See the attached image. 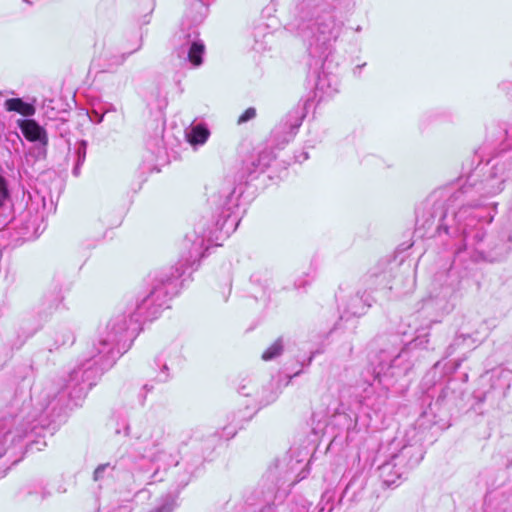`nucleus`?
Masks as SVG:
<instances>
[{
    "label": "nucleus",
    "mask_w": 512,
    "mask_h": 512,
    "mask_svg": "<svg viewBox=\"0 0 512 512\" xmlns=\"http://www.w3.org/2000/svg\"><path fill=\"white\" fill-rule=\"evenodd\" d=\"M149 148L152 149V153L155 155L156 159H159L165 155V149L163 146V140L161 138H156L153 142L148 144Z\"/></svg>",
    "instance_id": "obj_14"
},
{
    "label": "nucleus",
    "mask_w": 512,
    "mask_h": 512,
    "mask_svg": "<svg viewBox=\"0 0 512 512\" xmlns=\"http://www.w3.org/2000/svg\"><path fill=\"white\" fill-rule=\"evenodd\" d=\"M13 220L8 182L0 175V224H10Z\"/></svg>",
    "instance_id": "obj_9"
},
{
    "label": "nucleus",
    "mask_w": 512,
    "mask_h": 512,
    "mask_svg": "<svg viewBox=\"0 0 512 512\" xmlns=\"http://www.w3.org/2000/svg\"><path fill=\"white\" fill-rule=\"evenodd\" d=\"M17 125L23 136L29 142L37 143L31 150L37 159H45L47 155L48 135L44 127H42L34 119H19Z\"/></svg>",
    "instance_id": "obj_7"
},
{
    "label": "nucleus",
    "mask_w": 512,
    "mask_h": 512,
    "mask_svg": "<svg viewBox=\"0 0 512 512\" xmlns=\"http://www.w3.org/2000/svg\"><path fill=\"white\" fill-rule=\"evenodd\" d=\"M241 187H227L220 192L224 198L217 212L215 224H240L246 212L244 204L240 203Z\"/></svg>",
    "instance_id": "obj_5"
},
{
    "label": "nucleus",
    "mask_w": 512,
    "mask_h": 512,
    "mask_svg": "<svg viewBox=\"0 0 512 512\" xmlns=\"http://www.w3.org/2000/svg\"><path fill=\"white\" fill-rule=\"evenodd\" d=\"M83 165V163H80L78 161H75V164H74V167L72 169V174L75 176V177H78L81 173V166Z\"/></svg>",
    "instance_id": "obj_19"
},
{
    "label": "nucleus",
    "mask_w": 512,
    "mask_h": 512,
    "mask_svg": "<svg viewBox=\"0 0 512 512\" xmlns=\"http://www.w3.org/2000/svg\"><path fill=\"white\" fill-rule=\"evenodd\" d=\"M274 159L273 152L268 148L253 150L242 162L241 180H253L270 166Z\"/></svg>",
    "instance_id": "obj_8"
},
{
    "label": "nucleus",
    "mask_w": 512,
    "mask_h": 512,
    "mask_svg": "<svg viewBox=\"0 0 512 512\" xmlns=\"http://www.w3.org/2000/svg\"><path fill=\"white\" fill-rule=\"evenodd\" d=\"M366 65V63H363L362 65H357L354 70H353V73L354 75L356 76H359L361 74V70L362 68Z\"/></svg>",
    "instance_id": "obj_21"
},
{
    "label": "nucleus",
    "mask_w": 512,
    "mask_h": 512,
    "mask_svg": "<svg viewBox=\"0 0 512 512\" xmlns=\"http://www.w3.org/2000/svg\"><path fill=\"white\" fill-rule=\"evenodd\" d=\"M462 192V185L435 189L416 206V224H490L497 213V204L483 205L478 196H459Z\"/></svg>",
    "instance_id": "obj_1"
},
{
    "label": "nucleus",
    "mask_w": 512,
    "mask_h": 512,
    "mask_svg": "<svg viewBox=\"0 0 512 512\" xmlns=\"http://www.w3.org/2000/svg\"><path fill=\"white\" fill-rule=\"evenodd\" d=\"M309 158V155L307 152L303 151L300 155H295V161L302 163L303 161L307 160Z\"/></svg>",
    "instance_id": "obj_20"
},
{
    "label": "nucleus",
    "mask_w": 512,
    "mask_h": 512,
    "mask_svg": "<svg viewBox=\"0 0 512 512\" xmlns=\"http://www.w3.org/2000/svg\"><path fill=\"white\" fill-rule=\"evenodd\" d=\"M499 89L512 96V82L503 81ZM506 140L512 142V121L505 129ZM512 174V154L502 153L486 163L479 161L465 176L462 195L490 197L504 190L505 182ZM461 196V193L459 194Z\"/></svg>",
    "instance_id": "obj_3"
},
{
    "label": "nucleus",
    "mask_w": 512,
    "mask_h": 512,
    "mask_svg": "<svg viewBox=\"0 0 512 512\" xmlns=\"http://www.w3.org/2000/svg\"><path fill=\"white\" fill-rule=\"evenodd\" d=\"M4 108L9 112H17L24 117H32L36 112L34 105L25 102L22 98L7 99Z\"/></svg>",
    "instance_id": "obj_11"
},
{
    "label": "nucleus",
    "mask_w": 512,
    "mask_h": 512,
    "mask_svg": "<svg viewBox=\"0 0 512 512\" xmlns=\"http://www.w3.org/2000/svg\"><path fill=\"white\" fill-rule=\"evenodd\" d=\"M140 47H141V43H139L135 48H133L132 50H130L127 53H122L121 55L113 56L111 58L112 63L115 64V65L123 64L124 61L126 60L127 56H129L132 53H134L135 51L139 50Z\"/></svg>",
    "instance_id": "obj_16"
},
{
    "label": "nucleus",
    "mask_w": 512,
    "mask_h": 512,
    "mask_svg": "<svg viewBox=\"0 0 512 512\" xmlns=\"http://www.w3.org/2000/svg\"><path fill=\"white\" fill-rule=\"evenodd\" d=\"M210 131L205 124L197 123L186 130L188 142L193 146L203 145L209 138Z\"/></svg>",
    "instance_id": "obj_10"
},
{
    "label": "nucleus",
    "mask_w": 512,
    "mask_h": 512,
    "mask_svg": "<svg viewBox=\"0 0 512 512\" xmlns=\"http://www.w3.org/2000/svg\"><path fill=\"white\" fill-rule=\"evenodd\" d=\"M100 108L102 109V112L104 115H108L110 113H116L118 111L117 107L112 103H105Z\"/></svg>",
    "instance_id": "obj_18"
},
{
    "label": "nucleus",
    "mask_w": 512,
    "mask_h": 512,
    "mask_svg": "<svg viewBox=\"0 0 512 512\" xmlns=\"http://www.w3.org/2000/svg\"><path fill=\"white\" fill-rule=\"evenodd\" d=\"M282 353V345L280 342H275L269 346L262 354V359L265 361L271 360Z\"/></svg>",
    "instance_id": "obj_12"
},
{
    "label": "nucleus",
    "mask_w": 512,
    "mask_h": 512,
    "mask_svg": "<svg viewBox=\"0 0 512 512\" xmlns=\"http://www.w3.org/2000/svg\"><path fill=\"white\" fill-rule=\"evenodd\" d=\"M105 115L102 112V109H93L89 114V118L91 122L95 124H100L103 122Z\"/></svg>",
    "instance_id": "obj_17"
},
{
    "label": "nucleus",
    "mask_w": 512,
    "mask_h": 512,
    "mask_svg": "<svg viewBox=\"0 0 512 512\" xmlns=\"http://www.w3.org/2000/svg\"><path fill=\"white\" fill-rule=\"evenodd\" d=\"M355 31H356V32H361V31H362V27H361V26H357V27L355 28Z\"/></svg>",
    "instance_id": "obj_23"
},
{
    "label": "nucleus",
    "mask_w": 512,
    "mask_h": 512,
    "mask_svg": "<svg viewBox=\"0 0 512 512\" xmlns=\"http://www.w3.org/2000/svg\"><path fill=\"white\" fill-rule=\"evenodd\" d=\"M204 19V15L200 14L194 20V24H186L182 22L181 30L178 33V40L182 42V48L187 49V58L193 66H200L203 62V55L205 52V45L199 39V32L197 25Z\"/></svg>",
    "instance_id": "obj_6"
},
{
    "label": "nucleus",
    "mask_w": 512,
    "mask_h": 512,
    "mask_svg": "<svg viewBox=\"0 0 512 512\" xmlns=\"http://www.w3.org/2000/svg\"><path fill=\"white\" fill-rule=\"evenodd\" d=\"M256 117V109L254 107L247 108L238 118L239 125L244 124Z\"/></svg>",
    "instance_id": "obj_15"
},
{
    "label": "nucleus",
    "mask_w": 512,
    "mask_h": 512,
    "mask_svg": "<svg viewBox=\"0 0 512 512\" xmlns=\"http://www.w3.org/2000/svg\"><path fill=\"white\" fill-rule=\"evenodd\" d=\"M196 6L199 7L200 9H203L204 8V4L201 2V1H198L196 3Z\"/></svg>",
    "instance_id": "obj_22"
},
{
    "label": "nucleus",
    "mask_w": 512,
    "mask_h": 512,
    "mask_svg": "<svg viewBox=\"0 0 512 512\" xmlns=\"http://www.w3.org/2000/svg\"><path fill=\"white\" fill-rule=\"evenodd\" d=\"M341 30L342 22L336 19L333 11L318 7L313 18L300 28L310 57V76L315 78V90L321 98L331 97L338 91L339 80L336 75L325 71V64Z\"/></svg>",
    "instance_id": "obj_2"
},
{
    "label": "nucleus",
    "mask_w": 512,
    "mask_h": 512,
    "mask_svg": "<svg viewBox=\"0 0 512 512\" xmlns=\"http://www.w3.org/2000/svg\"><path fill=\"white\" fill-rule=\"evenodd\" d=\"M75 161L80 163H84L86 159L87 153V142L85 140H81L75 145Z\"/></svg>",
    "instance_id": "obj_13"
},
{
    "label": "nucleus",
    "mask_w": 512,
    "mask_h": 512,
    "mask_svg": "<svg viewBox=\"0 0 512 512\" xmlns=\"http://www.w3.org/2000/svg\"><path fill=\"white\" fill-rule=\"evenodd\" d=\"M309 105V99H301L276 124L271 132V139L277 147H283L295 138L307 115Z\"/></svg>",
    "instance_id": "obj_4"
}]
</instances>
